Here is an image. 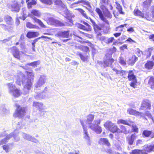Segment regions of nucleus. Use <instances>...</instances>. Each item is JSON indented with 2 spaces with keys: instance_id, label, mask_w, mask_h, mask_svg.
Instances as JSON below:
<instances>
[{
  "instance_id": "1",
  "label": "nucleus",
  "mask_w": 154,
  "mask_h": 154,
  "mask_svg": "<svg viewBox=\"0 0 154 154\" xmlns=\"http://www.w3.org/2000/svg\"><path fill=\"white\" fill-rule=\"evenodd\" d=\"M27 79L21 72L19 71L16 77V83L18 85L23 84L25 94H28L32 85V81L34 80V74L32 72L26 71Z\"/></svg>"
},
{
  "instance_id": "2",
  "label": "nucleus",
  "mask_w": 154,
  "mask_h": 154,
  "mask_svg": "<svg viewBox=\"0 0 154 154\" xmlns=\"http://www.w3.org/2000/svg\"><path fill=\"white\" fill-rule=\"evenodd\" d=\"M31 14H29L28 15L29 17L32 18L34 23H36L38 24L42 28H47L41 20L33 16V15H34L37 17H39L40 16L41 13L38 10L36 9H33L31 11Z\"/></svg>"
},
{
  "instance_id": "3",
  "label": "nucleus",
  "mask_w": 154,
  "mask_h": 154,
  "mask_svg": "<svg viewBox=\"0 0 154 154\" xmlns=\"http://www.w3.org/2000/svg\"><path fill=\"white\" fill-rule=\"evenodd\" d=\"M10 94L14 97H18L20 95V90L16 88L15 85L12 82L7 84Z\"/></svg>"
},
{
  "instance_id": "4",
  "label": "nucleus",
  "mask_w": 154,
  "mask_h": 154,
  "mask_svg": "<svg viewBox=\"0 0 154 154\" xmlns=\"http://www.w3.org/2000/svg\"><path fill=\"white\" fill-rule=\"evenodd\" d=\"M85 120L84 119H80V122L82 126L83 130V137L86 141L88 145H90L91 144L90 137L87 131V127L84 124Z\"/></svg>"
},
{
  "instance_id": "5",
  "label": "nucleus",
  "mask_w": 154,
  "mask_h": 154,
  "mask_svg": "<svg viewBox=\"0 0 154 154\" xmlns=\"http://www.w3.org/2000/svg\"><path fill=\"white\" fill-rule=\"evenodd\" d=\"M112 53L110 51L105 55V60L104 61L103 66L106 68L108 66H111V65L114 61V60L112 58Z\"/></svg>"
},
{
  "instance_id": "6",
  "label": "nucleus",
  "mask_w": 154,
  "mask_h": 154,
  "mask_svg": "<svg viewBox=\"0 0 154 154\" xmlns=\"http://www.w3.org/2000/svg\"><path fill=\"white\" fill-rule=\"evenodd\" d=\"M134 13L135 15L139 16L146 20L150 21L152 20V18L150 17L149 12H146L145 13H143L138 9H135L134 10Z\"/></svg>"
},
{
  "instance_id": "7",
  "label": "nucleus",
  "mask_w": 154,
  "mask_h": 154,
  "mask_svg": "<svg viewBox=\"0 0 154 154\" xmlns=\"http://www.w3.org/2000/svg\"><path fill=\"white\" fill-rule=\"evenodd\" d=\"M16 106L17 108L14 116L16 117L21 118L25 115L26 112L25 108L20 107L18 104H16Z\"/></svg>"
},
{
  "instance_id": "8",
  "label": "nucleus",
  "mask_w": 154,
  "mask_h": 154,
  "mask_svg": "<svg viewBox=\"0 0 154 154\" xmlns=\"http://www.w3.org/2000/svg\"><path fill=\"white\" fill-rule=\"evenodd\" d=\"M47 80V78L46 76L41 75L38 81L35 84V87L36 88L42 87L46 83Z\"/></svg>"
},
{
  "instance_id": "9",
  "label": "nucleus",
  "mask_w": 154,
  "mask_h": 154,
  "mask_svg": "<svg viewBox=\"0 0 154 154\" xmlns=\"http://www.w3.org/2000/svg\"><path fill=\"white\" fill-rule=\"evenodd\" d=\"M21 125V122H18L17 126V129L15 130L13 132L10 133L12 134V137H14V140L16 142L19 141L20 140V138L18 136L19 132L17 129H21L22 128L20 126Z\"/></svg>"
},
{
  "instance_id": "10",
  "label": "nucleus",
  "mask_w": 154,
  "mask_h": 154,
  "mask_svg": "<svg viewBox=\"0 0 154 154\" xmlns=\"http://www.w3.org/2000/svg\"><path fill=\"white\" fill-rule=\"evenodd\" d=\"M12 134L6 135L5 133H3L0 135V138H2L5 136L4 138L0 140V146L3 145L4 144H6L8 142L9 140L12 137Z\"/></svg>"
},
{
  "instance_id": "11",
  "label": "nucleus",
  "mask_w": 154,
  "mask_h": 154,
  "mask_svg": "<svg viewBox=\"0 0 154 154\" xmlns=\"http://www.w3.org/2000/svg\"><path fill=\"white\" fill-rule=\"evenodd\" d=\"M11 51L14 57L20 59V51L16 47H13L8 49V51Z\"/></svg>"
},
{
  "instance_id": "12",
  "label": "nucleus",
  "mask_w": 154,
  "mask_h": 154,
  "mask_svg": "<svg viewBox=\"0 0 154 154\" xmlns=\"http://www.w3.org/2000/svg\"><path fill=\"white\" fill-rule=\"evenodd\" d=\"M22 136L24 139L31 141L35 143H38L39 142V141L37 139L33 137H32L29 134L23 133Z\"/></svg>"
},
{
  "instance_id": "13",
  "label": "nucleus",
  "mask_w": 154,
  "mask_h": 154,
  "mask_svg": "<svg viewBox=\"0 0 154 154\" xmlns=\"http://www.w3.org/2000/svg\"><path fill=\"white\" fill-rule=\"evenodd\" d=\"M61 7L62 8V10L63 11L65 12L66 14L67 17H69V18L70 19L74 17V16L73 14L70 12H69L68 11L67 7L66 5L62 3L60 5Z\"/></svg>"
},
{
  "instance_id": "14",
  "label": "nucleus",
  "mask_w": 154,
  "mask_h": 154,
  "mask_svg": "<svg viewBox=\"0 0 154 154\" xmlns=\"http://www.w3.org/2000/svg\"><path fill=\"white\" fill-rule=\"evenodd\" d=\"M33 106L37 108L40 112H43L45 109V106L42 103L34 101L33 102Z\"/></svg>"
},
{
  "instance_id": "15",
  "label": "nucleus",
  "mask_w": 154,
  "mask_h": 154,
  "mask_svg": "<svg viewBox=\"0 0 154 154\" xmlns=\"http://www.w3.org/2000/svg\"><path fill=\"white\" fill-rule=\"evenodd\" d=\"M151 106L149 101L147 99H144L143 100L141 103L140 109L142 110H145Z\"/></svg>"
},
{
  "instance_id": "16",
  "label": "nucleus",
  "mask_w": 154,
  "mask_h": 154,
  "mask_svg": "<svg viewBox=\"0 0 154 154\" xmlns=\"http://www.w3.org/2000/svg\"><path fill=\"white\" fill-rule=\"evenodd\" d=\"M11 10L12 11L18 12L20 8L17 2L16 1H12L11 4Z\"/></svg>"
},
{
  "instance_id": "17",
  "label": "nucleus",
  "mask_w": 154,
  "mask_h": 154,
  "mask_svg": "<svg viewBox=\"0 0 154 154\" xmlns=\"http://www.w3.org/2000/svg\"><path fill=\"white\" fill-rule=\"evenodd\" d=\"M50 21L51 22L52 24L54 25L57 26H65V24L61 22L58 20L51 18L50 19Z\"/></svg>"
},
{
  "instance_id": "18",
  "label": "nucleus",
  "mask_w": 154,
  "mask_h": 154,
  "mask_svg": "<svg viewBox=\"0 0 154 154\" xmlns=\"http://www.w3.org/2000/svg\"><path fill=\"white\" fill-rule=\"evenodd\" d=\"M95 11L99 15V17L101 20L107 24L109 23V22L108 20L104 17L101 11L99 8H96Z\"/></svg>"
},
{
  "instance_id": "19",
  "label": "nucleus",
  "mask_w": 154,
  "mask_h": 154,
  "mask_svg": "<svg viewBox=\"0 0 154 154\" xmlns=\"http://www.w3.org/2000/svg\"><path fill=\"white\" fill-rule=\"evenodd\" d=\"M57 35L60 37L68 38L69 36V32L68 31H60L58 33Z\"/></svg>"
},
{
  "instance_id": "20",
  "label": "nucleus",
  "mask_w": 154,
  "mask_h": 154,
  "mask_svg": "<svg viewBox=\"0 0 154 154\" xmlns=\"http://www.w3.org/2000/svg\"><path fill=\"white\" fill-rule=\"evenodd\" d=\"M98 143L100 145H105L108 146H110V144L108 140L106 138H101L98 141Z\"/></svg>"
},
{
  "instance_id": "21",
  "label": "nucleus",
  "mask_w": 154,
  "mask_h": 154,
  "mask_svg": "<svg viewBox=\"0 0 154 154\" xmlns=\"http://www.w3.org/2000/svg\"><path fill=\"white\" fill-rule=\"evenodd\" d=\"M96 37L97 39L102 42H104L106 43L107 44L108 38L105 36H101V33L99 32L96 35Z\"/></svg>"
},
{
  "instance_id": "22",
  "label": "nucleus",
  "mask_w": 154,
  "mask_h": 154,
  "mask_svg": "<svg viewBox=\"0 0 154 154\" xmlns=\"http://www.w3.org/2000/svg\"><path fill=\"white\" fill-rule=\"evenodd\" d=\"M154 65V62L152 61H147L145 64V68L147 69L150 70L152 69Z\"/></svg>"
},
{
  "instance_id": "23",
  "label": "nucleus",
  "mask_w": 154,
  "mask_h": 154,
  "mask_svg": "<svg viewBox=\"0 0 154 154\" xmlns=\"http://www.w3.org/2000/svg\"><path fill=\"white\" fill-rule=\"evenodd\" d=\"M137 138V135L135 134H132L131 136L128 137V144L130 145H131L133 144L134 140H136Z\"/></svg>"
},
{
  "instance_id": "24",
  "label": "nucleus",
  "mask_w": 154,
  "mask_h": 154,
  "mask_svg": "<svg viewBox=\"0 0 154 154\" xmlns=\"http://www.w3.org/2000/svg\"><path fill=\"white\" fill-rule=\"evenodd\" d=\"M89 19L91 22L92 25L95 31H96V30H100L102 29L101 27H100V26H99L94 21L92 20L90 17H88V19Z\"/></svg>"
},
{
  "instance_id": "25",
  "label": "nucleus",
  "mask_w": 154,
  "mask_h": 154,
  "mask_svg": "<svg viewBox=\"0 0 154 154\" xmlns=\"http://www.w3.org/2000/svg\"><path fill=\"white\" fill-rule=\"evenodd\" d=\"M0 115L2 116H4L8 113L9 111L5 109L4 106H2L0 107Z\"/></svg>"
},
{
  "instance_id": "26",
  "label": "nucleus",
  "mask_w": 154,
  "mask_h": 154,
  "mask_svg": "<svg viewBox=\"0 0 154 154\" xmlns=\"http://www.w3.org/2000/svg\"><path fill=\"white\" fill-rule=\"evenodd\" d=\"M38 33L37 32H28L26 35L27 37L29 38L36 37L38 36Z\"/></svg>"
},
{
  "instance_id": "27",
  "label": "nucleus",
  "mask_w": 154,
  "mask_h": 154,
  "mask_svg": "<svg viewBox=\"0 0 154 154\" xmlns=\"http://www.w3.org/2000/svg\"><path fill=\"white\" fill-rule=\"evenodd\" d=\"M5 20L7 23L9 25H12L13 23V20L12 18L9 16L5 17Z\"/></svg>"
},
{
  "instance_id": "28",
  "label": "nucleus",
  "mask_w": 154,
  "mask_h": 154,
  "mask_svg": "<svg viewBox=\"0 0 154 154\" xmlns=\"http://www.w3.org/2000/svg\"><path fill=\"white\" fill-rule=\"evenodd\" d=\"M128 75V77L129 80H133L134 81L136 80V77L134 75L132 71L130 70L129 72Z\"/></svg>"
},
{
  "instance_id": "29",
  "label": "nucleus",
  "mask_w": 154,
  "mask_h": 154,
  "mask_svg": "<svg viewBox=\"0 0 154 154\" xmlns=\"http://www.w3.org/2000/svg\"><path fill=\"white\" fill-rule=\"evenodd\" d=\"M78 48L81 50L86 52L88 54L89 52V50L88 47L86 46H84L83 45H80L78 46Z\"/></svg>"
},
{
  "instance_id": "30",
  "label": "nucleus",
  "mask_w": 154,
  "mask_h": 154,
  "mask_svg": "<svg viewBox=\"0 0 154 154\" xmlns=\"http://www.w3.org/2000/svg\"><path fill=\"white\" fill-rule=\"evenodd\" d=\"M77 54L79 56L81 60L83 62L86 61L89 58L88 56V55L84 56L80 52H78L77 53Z\"/></svg>"
},
{
  "instance_id": "31",
  "label": "nucleus",
  "mask_w": 154,
  "mask_h": 154,
  "mask_svg": "<svg viewBox=\"0 0 154 154\" xmlns=\"http://www.w3.org/2000/svg\"><path fill=\"white\" fill-rule=\"evenodd\" d=\"M94 118V115H93L90 114L88 116L86 121V123L87 124L89 125L91 124L92 121L93 120Z\"/></svg>"
},
{
  "instance_id": "32",
  "label": "nucleus",
  "mask_w": 154,
  "mask_h": 154,
  "mask_svg": "<svg viewBox=\"0 0 154 154\" xmlns=\"http://www.w3.org/2000/svg\"><path fill=\"white\" fill-rule=\"evenodd\" d=\"M127 112L130 114L131 115H139L140 114V113L131 108L128 109L127 110Z\"/></svg>"
},
{
  "instance_id": "33",
  "label": "nucleus",
  "mask_w": 154,
  "mask_h": 154,
  "mask_svg": "<svg viewBox=\"0 0 154 154\" xmlns=\"http://www.w3.org/2000/svg\"><path fill=\"white\" fill-rule=\"evenodd\" d=\"M6 76H5V78L7 80H9L13 81L14 82V78L15 77L16 78L17 75L16 76H14L13 75L11 74L10 73H6Z\"/></svg>"
},
{
  "instance_id": "34",
  "label": "nucleus",
  "mask_w": 154,
  "mask_h": 154,
  "mask_svg": "<svg viewBox=\"0 0 154 154\" xmlns=\"http://www.w3.org/2000/svg\"><path fill=\"white\" fill-rule=\"evenodd\" d=\"M114 124L111 122L107 121L104 124V126L106 129L109 130Z\"/></svg>"
},
{
  "instance_id": "35",
  "label": "nucleus",
  "mask_w": 154,
  "mask_h": 154,
  "mask_svg": "<svg viewBox=\"0 0 154 154\" xmlns=\"http://www.w3.org/2000/svg\"><path fill=\"white\" fill-rule=\"evenodd\" d=\"M148 84L152 89H154V78L153 77H151L149 78Z\"/></svg>"
},
{
  "instance_id": "36",
  "label": "nucleus",
  "mask_w": 154,
  "mask_h": 154,
  "mask_svg": "<svg viewBox=\"0 0 154 154\" xmlns=\"http://www.w3.org/2000/svg\"><path fill=\"white\" fill-rule=\"evenodd\" d=\"M11 144V143H9L7 144L4 145L2 146L3 149L6 152H9L10 150L11 149L10 147V146Z\"/></svg>"
},
{
  "instance_id": "37",
  "label": "nucleus",
  "mask_w": 154,
  "mask_h": 154,
  "mask_svg": "<svg viewBox=\"0 0 154 154\" xmlns=\"http://www.w3.org/2000/svg\"><path fill=\"white\" fill-rule=\"evenodd\" d=\"M138 58L135 55H133L131 59L129 60V64L131 65H133L136 61L137 60Z\"/></svg>"
},
{
  "instance_id": "38",
  "label": "nucleus",
  "mask_w": 154,
  "mask_h": 154,
  "mask_svg": "<svg viewBox=\"0 0 154 154\" xmlns=\"http://www.w3.org/2000/svg\"><path fill=\"white\" fill-rule=\"evenodd\" d=\"M153 148H154V147L153 145L147 146L145 147L144 150L148 152H150L152 151H154Z\"/></svg>"
},
{
  "instance_id": "39",
  "label": "nucleus",
  "mask_w": 154,
  "mask_h": 154,
  "mask_svg": "<svg viewBox=\"0 0 154 154\" xmlns=\"http://www.w3.org/2000/svg\"><path fill=\"white\" fill-rule=\"evenodd\" d=\"M77 10L82 14L83 17L86 19H88V17L86 13L84 10L81 8H79Z\"/></svg>"
},
{
  "instance_id": "40",
  "label": "nucleus",
  "mask_w": 154,
  "mask_h": 154,
  "mask_svg": "<svg viewBox=\"0 0 154 154\" xmlns=\"http://www.w3.org/2000/svg\"><path fill=\"white\" fill-rule=\"evenodd\" d=\"M26 27L29 29H38L39 27L36 25H33L30 22H28L26 23Z\"/></svg>"
},
{
  "instance_id": "41",
  "label": "nucleus",
  "mask_w": 154,
  "mask_h": 154,
  "mask_svg": "<svg viewBox=\"0 0 154 154\" xmlns=\"http://www.w3.org/2000/svg\"><path fill=\"white\" fill-rule=\"evenodd\" d=\"M116 3L117 6L116 8L118 10L119 13L123 14H124V13L122 11V6L119 3L117 2H116Z\"/></svg>"
},
{
  "instance_id": "42",
  "label": "nucleus",
  "mask_w": 154,
  "mask_h": 154,
  "mask_svg": "<svg viewBox=\"0 0 154 154\" xmlns=\"http://www.w3.org/2000/svg\"><path fill=\"white\" fill-rule=\"evenodd\" d=\"M152 134V132L151 131L145 130L143 131L142 134L145 137H148Z\"/></svg>"
},
{
  "instance_id": "43",
  "label": "nucleus",
  "mask_w": 154,
  "mask_h": 154,
  "mask_svg": "<svg viewBox=\"0 0 154 154\" xmlns=\"http://www.w3.org/2000/svg\"><path fill=\"white\" fill-rule=\"evenodd\" d=\"M118 129H119L118 128L117 126L116 125H115L114 124L112 126L109 131L111 132L114 133L117 131Z\"/></svg>"
},
{
  "instance_id": "44",
  "label": "nucleus",
  "mask_w": 154,
  "mask_h": 154,
  "mask_svg": "<svg viewBox=\"0 0 154 154\" xmlns=\"http://www.w3.org/2000/svg\"><path fill=\"white\" fill-rule=\"evenodd\" d=\"M88 125L89 128L93 131L96 130V128L98 125H96L94 123H91V124Z\"/></svg>"
},
{
  "instance_id": "45",
  "label": "nucleus",
  "mask_w": 154,
  "mask_h": 154,
  "mask_svg": "<svg viewBox=\"0 0 154 154\" xmlns=\"http://www.w3.org/2000/svg\"><path fill=\"white\" fill-rule=\"evenodd\" d=\"M152 51V48L148 49L146 53V57L147 58H149L151 56Z\"/></svg>"
},
{
  "instance_id": "46",
  "label": "nucleus",
  "mask_w": 154,
  "mask_h": 154,
  "mask_svg": "<svg viewBox=\"0 0 154 154\" xmlns=\"http://www.w3.org/2000/svg\"><path fill=\"white\" fill-rule=\"evenodd\" d=\"M121 132L124 133L126 134L129 133L128 131L127 130V129L123 125H122L121 126Z\"/></svg>"
},
{
  "instance_id": "47",
  "label": "nucleus",
  "mask_w": 154,
  "mask_h": 154,
  "mask_svg": "<svg viewBox=\"0 0 154 154\" xmlns=\"http://www.w3.org/2000/svg\"><path fill=\"white\" fill-rule=\"evenodd\" d=\"M118 124L122 123L124 124L130 125L129 124L128 122V121L123 119H120L117 122Z\"/></svg>"
},
{
  "instance_id": "48",
  "label": "nucleus",
  "mask_w": 154,
  "mask_h": 154,
  "mask_svg": "<svg viewBox=\"0 0 154 154\" xmlns=\"http://www.w3.org/2000/svg\"><path fill=\"white\" fill-rule=\"evenodd\" d=\"M22 11H23V19L24 20L27 16H28V14L27 15L26 14V11L25 9L23 8L22 9Z\"/></svg>"
},
{
  "instance_id": "49",
  "label": "nucleus",
  "mask_w": 154,
  "mask_h": 154,
  "mask_svg": "<svg viewBox=\"0 0 154 154\" xmlns=\"http://www.w3.org/2000/svg\"><path fill=\"white\" fill-rule=\"evenodd\" d=\"M44 3L50 5L53 3V0H41Z\"/></svg>"
},
{
  "instance_id": "50",
  "label": "nucleus",
  "mask_w": 154,
  "mask_h": 154,
  "mask_svg": "<svg viewBox=\"0 0 154 154\" xmlns=\"http://www.w3.org/2000/svg\"><path fill=\"white\" fill-rule=\"evenodd\" d=\"M96 130H94V131L97 134H100L102 131L101 128L98 125L97 127L96 128Z\"/></svg>"
},
{
  "instance_id": "51",
  "label": "nucleus",
  "mask_w": 154,
  "mask_h": 154,
  "mask_svg": "<svg viewBox=\"0 0 154 154\" xmlns=\"http://www.w3.org/2000/svg\"><path fill=\"white\" fill-rule=\"evenodd\" d=\"M39 61H35L31 63H29L28 65L30 66H36L37 65L39 64Z\"/></svg>"
},
{
  "instance_id": "52",
  "label": "nucleus",
  "mask_w": 154,
  "mask_h": 154,
  "mask_svg": "<svg viewBox=\"0 0 154 154\" xmlns=\"http://www.w3.org/2000/svg\"><path fill=\"white\" fill-rule=\"evenodd\" d=\"M80 3H82L83 4L86 5L88 4V2L87 1H85L84 0H79L75 3L76 4H79Z\"/></svg>"
},
{
  "instance_id": "53",
  "label": "nucleus",
  "mask_w": 154,
  "mask_h": 154,
  "mask_svg": "<svg viewBox=\"0 0 154 154\" xmlns=\"http://www.w3.org/2000/svg\"><path fill=\"white\" fill-rule=\"evenodd\" d=\"M142 150L135 149L133 150L131 154H140Z\"/></svg>"
},
{
  "instance_id": "54",
  "label": "nucleus",
  "mask_w": 154,
  "mask_h": 154,
  "mask_svg": "<svg viewBox=\"0 0 154 154\" xmlns=\"http://www.w3.org/2000/svg\"><path fill=\"white\" fill-rule=\"evenodd\" d=\"M119 63L122 65H125L126 64L125 61L123 57H120Z\"/></svg>"
},
{
  "instance_id": "55",
  "label": "nucleus",
  "mask_w": 154,
  "mask_h": 154,
  "mask_svg": "<svg viewBox=\"0 0 154 154\" xmlns=\"http://www.w3.org/2000/svg\"><path fill=\"white\" fill-rule=\"evenodd\" d=\"M40 38H50L49 37L44 36H42L40 37L37 38V39H36L33 40V41L32 43H33V44H35L36 42H37L38 41V39H39Z\"/></svg>"
},
{
  "instance_id": "56",
  "label": "nucleus",
  "mask_w": 154,
  "mask_h": 154,
  "mask_svg": "<svg viewBox=\"0 0 154 154\" xmlns=\"http://www.w3.org/2000/svg\"><path fill=\"white\" fill-rule=\"evenodd\" d=\"M152 0H146L143 2V4L146 6H149L151 3Z\"/></svg>"
},
{
  "instance_id": "57",
  "label": "nucleus",
  "mask_w": 154,
  "mask_h": 154,
  "mask_svg": "<svg viewBox=\"0 0 154 154\" xmlns=\"http://www.w3.org/2000/svg\"><path fill=\"white\" fill-rule=\"evenodd\" d=\"M13 26H12V25L7 26L6 30H8L10 32H11L13 31Z\"/></svg>"
},
{
  "instance_id": "58",
  "label": "nucleus",
  "mask_w": 154,
  "mask_h": 154,
  "mask_svg": "<svg viewBox=\"0 0 154 154\" xmlns=\"http://www.w3.org/2000/svg\"><path fill=\"white\" fill-rule=\"evenodd\" d=\"M53 3L57 5H60L62 4V2L61 0H53Z\"/></svg>"
},
{
  "instance_id": "59",
  "label": "nucleus",
  "mask_w": 154,
  "mask_h": 154,
  "mask_svg": "<svg viewBox=\"0 0 154 154\" xmlns=\"http://www.w3.org/2000/svg\"><path fill=\"white\" fill-rule=\"evenodd\" d=\"M132 129L133 131L137 133L138 132V128L137 127L134 125L133 124L132 125Z\"/></svg>"
},
{
  "instance_id": "60",
  "label": "nucleus",
  "mask_w": 154,
  "mask_h": 154,
  "mask_svg": "<svg viewBox=\"0 0 154 154\" xmlns=\"http://www.w3.org/2000/svg\"><path fill=\"white\" fill-rule=\"evenodd\" d=\"M35 97L36 99H39L41 98H44L45 97V96H42L41 94L39 93L38 94H37V95L35 96Z\"/></svg>"
},
{
  "instance_id": "61",
  "label": "nucleus",
  "mask_w": 154,
  "mask_h": 154,
  "mask_svg": "<svg viewBox=\"0 0 154 154\" xmlns=\"http://www.w3.org/2000/svg\"><path fill=\"white\" fill-rule=\"evenodd\" d=\"M78 27L79 28L82 29L86 31V26H85L84 25H83L82 24H79Z\"/></svg>"
},
{
  "instance_id": "62",
  "label": "nucleus",
  "mask_w": 154,
  "mask_h": 154,
  "mask_svg": "<svg viewBox=\"0 0 154 154\" xmlns=\"http://www.w3.org/2000/svg\"><path fill=\"white\" fill-rule=\"evenodd\" d=\"M11 38L9 37L8 38L4 39L3 40L0 41V42L2 43H5L6 42L9 41Z\"/></svg>"
},
{
  "instance_id": "63",
  "label": "nucleus",
  "mask_w": 154,
  "mask_h": 154,
  "mask_svg": "<svg viewBox=\"0 0 154 154\" xmlns=\"http://www.w3.org/2000/svg\"><path fill=\"white\" fill-rule=\"evenodd\" d=\"M136 80L134 81V82H131L130 84V85L131 87H133L134 88H135V86L136 85Z\"/></svg>"
},
{
  "instance_id": "64",
  "label": "nucleus",
  "mask_w": 154,
  "mask_h": 154,
  "mask_svg": "<svg viewBox=\"0 0 154 154\" xmlns=\"http://www.w3.org/2000/svg\"><path fill=\"white\" fill-rule=\"evenodd\" d=\"M114 40V38L113 37L108 38L107 44H109L112 43Z\"/></svg>"
}]
</instances>
